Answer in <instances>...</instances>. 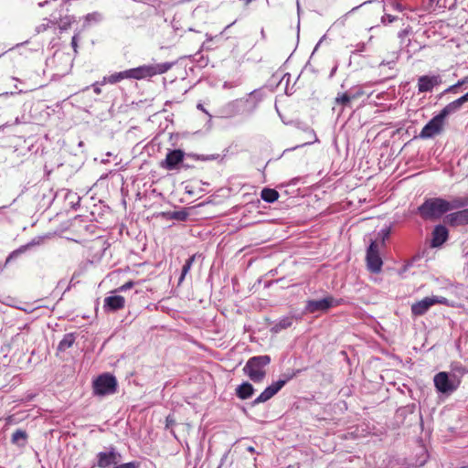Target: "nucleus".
Returning a JSON list of instances; mask_svg holds the SVG:
<instances>
[{
    "instance_id": "f257e3e1",
    "label": "nucleus",
    "mask_w": 468,
    "mask_h": 468,
    "mask_svg": "<svg viewBox=\"0 0 468 468\" xmlns=\"http://www.w3.org/2000/svg\"><path fill=\"white\" fill-rule=\"evenodd\" d=\"M418 210L423 219L436 220L449 211L448 200L441 197L428 198Z\"/></svg>"
},
{
    "instance_id": "f03ea898",
    "label": "nucleus",
    "mask_w": 468,
    "mask_h": 468,
    "mask_svg": "<svg viewBox=\"0 0 468 468\" xmlns=\"http://www.w3.org/2000/svg\"><path fill=\"white\" fill-rule=\"evenodd\" d=\"M271 363V357L267 355L250 357L244 368V373L253 382H261L266 376L265 367Z\"/></svg>"
},
{
    "instance_id": "7ed1b4c3",
    "label": "nucleus",
    "mask_w": 468,
    "mask_h": 468,
    "mask_svg": "<svg viewBox=\"0 0 468 468\" xmlns=\"http://www.w3.org/2000/svg\"><path fill=\"white\" fill-rule=\"evenodd\" d=\"M172 65L173 64L169 62L144 65L125 71L127 79L142 80L147 77L165 73L171 69Z\"/></svg>"
},
{
    "instance_id": "20e7f679",
    "label": "nucleus",
    "mask_w": 468,
    "mask_h": 468,
    "mask_svg": "<svg viewBox=\"0 0 468 468\" xmlns=\"http://www.w3.org/2000/svg\"><path fill=\"white\" fill-rule=\"evenodd\" d=\"M172 65L173 64L169 62L144 65L125 71L127 79L142 80L147 77L165 73L171 69Z\"/></svg>"
},
{
    "instance_id": "39448f33",
    "label": "nucleus",
    "mask_w": 468,
    "mask_h": 468,
    "mask_svg": "<svg viewBox=\"0 0 468 468\" xmlns=\"http://www.w3.org/2000/svg\"><path fill=\"white\" fill-rule=\"evenodd\" d=\"M342 300L335 299L328 295L320 300H309L306 302L304 312L306 314H314L316 312H326L332 307L340 305Z\"/></svg>"
},
{
    "instance_id": "423d86ee",
    "label": "nucleus",
    "mask_w": 468,
    "mask_h": 468,
    "mask_svg": "<svg viewBox=\"0 0 468 468\" xmlns=\"http://www.w3.org/2000/svg\"><path fill=\"white\" fill-rule=\"evenodd\" d=\"M117 381L109 374L100 376L93 382V391L96 395L104 396L116 391Z\"/></svg>"
},
{
    "instance_id": "0eeeda50",
    "label": "nucleus",
    "mask_w": 468,
    "mask_h": 468,
    "mask_svg": "<svg viewBox=\"0 0 468 468\" xmlns=\"http://www.w3.org/2000/svg\"><path fill=\"white\" fill-rule=\"evenodd\" d=\"M448 300L441 296L425 297L411 305V313L414 316H421L434 304H447Z\"/></svg>"
},
{
    "instance_id": "6e6552de",
    "label": "nucleus",
    "mask_w": 468,
    "mask_h": 468,
    "mask_svg": "<svg viewBox=\"0 0 468 468\" xmlns=\"http://www.w3.org/2000/svg\"><path fill=\"white\" fill-rule=\"evenodd\" d=\"M434 386L441 393H452L459 385L454 378H450L448 373L440 372L434 376Z\"/></svg>"
},
{
    "instance_id": "1a4fd4ad",
    "label": "nucleus",
    "mask_w": 468,
    "mask_h": 468,
    "mask_svg": "<svg viewBox=\"0 0 468 468\" xmlns=\"http://www.w3.org/2000/svg\"><path fill=\"white\" fill-rule=\"evenodd\" d=\"M367 264L371 272L378 273L381 271L383 261L378 251V244L372 241L367 250Z\"/></svg>"
},
{
    "instance_id": "9d476101",
    "label": "nucleus",
    "mask_w": 468,
    "mask_h": 468,
    "mask_svg": "<svg viewBox=\"0 0 468 468\" xmlns=\"http://www.w3.org/2000/svg\"><path fill=\"white\" fill-rule=\"evenodd\" d=\"M445 120L439 114L435 115L421 130L420 137L422 139L432 138L441 133Z\"/></svg>"
},
{
    "instance_id": "9b49d317",
    "label": "nucleus",
    "mask_w": 468,
    "mask_h": 468,
    "mask_svg": "<svg viewBox=\"0 0 468 468\" xmlns=\"http://www.w3.org/2000/svg\"><path fill=\"white\" fill-rule=\"evenodd\" d=\"M97 465L100 468H108L111 465L117 464L120 462L121 454L115 448L111 447L108 452H101L97 454Z\"/></svg>"
},
{
    "instance_id": "f8f14e48",
    "label": "nucleus",
    "mask_w": 468,
    "mask_h": 468,
    "mask_svg": "<svg viewBox=\"0 0 468 468\" xmlns=\"http://www.w3.org/2000/svg\"><path fill=\"white\" fill-rule=\"evenodd\" d=\"M185 153L182 150L176 149L169 151L165 159L161 162V166L168 170H174L178 167L184 160Z\"/></svg>"
},
{
    "instance_id": "ddd939ff",
    "label": "nucleus",
    "mask_w": 468,
    "mask_h": 468,
    "mask_svg": "<svg viewBox=\"0 0 468 468\" xmlns=\"http://www.w3.org/2000/svg\"><path fill=\"white\" fill-rule=\"evenodd\" d=\"M441 83V79L438 75L428 76L424 75L418 80V90L419 92L431 91L435 86Z\"/></svg>"
},
{
    "instance_id": "4468645a",
    "label": "nucleus",
    "mask_w": 468,
    "mask_h": 468,
    "mask_svg": "<svg viewBox=\"0 0 468 468\" xmlns=\"http://www.w3.org/2000/svg\"><path fill=\"white\" fill-rule=\"evenodd\" d=\"M444 221L453 227L468 224V208L448 214Z\"/></svg>"
},
{
    "instance_id": "2eb2a0df",
    "label": "nucleus",
    "mask_w": 468,
    "mask_h": 468,
    "mask_svg": "<svg viewBox=\"0 0 468 468\" xmlns=\"http://www.w3.org/2000/svg\"><path fill=\"white\" fill-rule=\"evenodd\" d=\"M125 305V299L121 295L108 296L103 301V308L106 312L121 310Z\"/></svg>"
},
{
    "instance_id": "dca6fc26",
    "label": "nucleus",
    "mask_w": 468,
    "mask_h": 468,
    "mask_svg": "<svg viewBox=\"0 0 468 468\" xmlns=\"http://www.w3.org/2000/svg\"><path fill=\"white\" fill-rule=\"evenodd\" d=\"M448 229L442 225L435 227L432 232V247H439L443 244L448 239Z\"/></svg>"
},
{
    "instance_id": "f3484780",
    "label": "nucleus",
    "mask_w": 468,
    "mask_h": 468,
    "mask_svg": "<svg viewBox=\"0 0 468 468\" xmlns=\"http://www.w3.org/2000/svg\"><path fill=\"white\" fill-rule=\"evenodd\" d=\"M361 92H345L342 94H338L335 98V103L342 105L343 107H346L350 105V102L354 100H356L361 95Z\"/></svg>"
},
{
    "instance_id": "a211bd4d",
    "label": "nucleus",
    "mask_w": 468,
    "mask_h": 468,
    "mask_svg": "<svg viewBox=\"0 0 468 468\" xmlns=\"http://www.w3.org/2000/svg\"><path fill=\"white\" fill-rule=\"evenodd\" d=\"M254 388L249 382H244L236 388L237 396L241 399H247L252 396Z\"/></svg>"
},
{
    "instance_id": "6ab92c4d",
    "label": "nucleus",
    "mask_w": 468,
    "mask_h": 468,
    "mask_svg": "<svg viewBox=\"0 0 468 468\" xmlns=\"http://www.w3.org/2000/svg\"><path fill=\"white\" fill-rule=\"evenodd\" d=\"M462 108L458 100H455L447 104L438 114L444 120L451 114L455 113Z\"/></svg>"
},
{
    "instance_id": "aec40b11",
    "label": "nucleus",
    "mask_w": 468,
    "mask_h": 468,
    "mask_svg": "<svg viewBox=\"0 0 468 468\" xmlns=\"http://www.w3.org/2000/svg\"><path fill=\"white\" fill-rule=\"evenodd\" d=\"M292 324V317L285 316L277 321L271 331L273 333H279L283 329L290 327Z\"/></svg>"
},
{
    "instance_id": "412c9836",
    "label": "nucleus",
    "mask_w": 468,
    "mask_h": 468,
    "mask_svg": "<svg viewBox=\"0 0 468 468\" xmlns=\"http://www.w3.org/2000/svg\"><path fill=\"white\" fill-rule=\"evenodd\" d=\"M124 79H127L125 70L113 73L108 77H103V79L101 80V85H104L106 83L115 84Z\"/></svg>"
},
{
    "instance_id": "4be33fe9",
    "label": "nucleus",
    "mask_w": 468,
    "mask_h": 468,
    "mask_svg": "<svg viewBox=\"0 0 468 468\" xmlns=\"http://www.w3.org/2000/svg\"><path fill=\"white\" fill-rule=\"evenodd\" d=\"M279 197V193L272 188H263L261 193V197L268 203H273Z\"/></svg>"
},
{
    "instance_id": "5701e85b",
    "label": "nucleus",
    "mask_w": 468,
    "mask_h": 468,
    "mask_svg": "<svg viewBox=\"0 0 468 468\" xmlns=\"http://www.w3.org/2000/svg\"><path fill=\"white\" fill-rule=\"evenodd\" d=\"M74 342H75L74 335L67 334L64 335L62 340L59 342V344L58 346V350L60 352H63V351L69 349V347H71L73 346Z\"/></svg>"
},
{
    "instance_id": "b1692460",
    "label": "nucleus",
    "mask_w": 468,
    "mask_h": 468,
    "mask_svg": "<svg viewBox=\"0 0 468 468\" xmlns=\"http://www.w3.org/2000/svg\"><path fill=\"white\" fill-rule=\"evenodd\" d=\"M468 205V197H454L448 201L449 211L463 207Z\"/></svg>"
},
{
    "instance_id": "393cba45",
    "label": "nucleus",
    "mask_w": 468,
    "mask_h": 468,
    "mask_svg": "<svg viewBox=\"0 0 468 468\" xmlns=\"http://www.w3.org/2000/svg\"><path fill=\"white\" fill-rule=\"evenodd\" d=\"M27 432L22 430L16 431L12 435V442L19 446H24L27 442Z\"/></svg>"
},
{
    "instance_id": "a878e982",
    "label": "nucleus",
    "mask_w": 468,
    "mask_h": 468,
    "mask_svg": "<svg viewBox=\"0 0 468 468\" xmlns=\"http://www.w3.org/2000/svg\"><path fill=\"white\" fill-rule=\"evenodd\" d=\"M292 378V376H289L285 378L284 379H279L278 381L272 383L271 386L268 387V389H270L273 395L278 393L279 390L286 384L288 380H290Z\"/></svg>"
},
{
    "instance_id": "bb28decb",
    "label": "nucleus",
    "mask_w": 468,
    "mask_h": 468,
    "mask_svg": "<svg viewBox=\"0 0 468 468\" xmlns=\"http://www.w3.org/2000/svg\"><path fill=\"white\" fill-rule=\"evenodd\" d=\"M195 259H196V254L192 255L191 257H189L186 263L184 264L183 268H182V273H181V276L179 278V282H181L186 275L188 273V271H190L194 261H195Z\"/></svg>"
},
{
    "instance_id": "cd10ccee",
    "label": "nucleus",
    "mask_w": 468,
    "mask_h": 468,
    "mask_svg": "<svg viewBox=\"0 0 468 468\" xmlns=\"http://www.w3.org/2000/svg\"><path fill=\"white\" fill-rule=\"evenodd\" d=\"M274 395L272 394V392L268 389V388H266L261 394L260 396L254 400V404H260V403H263V402H266L267 400H269L270 399H271Z\"/></svg>"
},
{
    "instance_id": "c85d7f7f",
    "label": "nucleus",
    "mask_w": 468,
    "mask_h": 468,
    "mask_svg": "<svg viewBox=\"0 0 468 468\" xmlns=\"http://www.w3.org/2000/svg\"><path fill=\"white\" fill-rule=\"evenodd\" d=\"M74 22V18L71 16H65L60 19L58 23V27L61 31H65L70 27L71 24Z\"/></svg>"
},
{
    "instance_id": "c756f323",
    "label": "nucleus",
    "mask_w": 468,
    "mask_h": 468,
    "mask_svg": "<svg viewBox=\"0 0 468 468\" xmlns=\"http://www.w3.org/2000/svg\"><path fill=\"white\" fill-rule=\"evenodd\" d=\"M101 19V16L100 13L94 12L91 14H88L85 16V25H90L91 22H98Z\"/></svg>"
},
{
    "instance_id": "7c9ffc66",
    "label": "nucleus",
    "mask_w": 468,
    "mask_h": 468,
    "mask_svg": "<svg viewBox=\"0 0 468 468\" xmlns=\"http://www.w3.org/2000/svg\"><path fill=\"white\" fill-rule=\"evenodd\" d=\"M51 24H53L51 20L45 18L43 22L36 27V32L39 34L46 31L48 28H49Z\"/></svg>"
},
{
    "instance_id": "2f4dec72",
    "label": "nucleus",
    "mask_w": 468,
    "mask_h": 468,
    "mask_svg": "<svg viewBox=\"0 0 468 468\" xmlns=\"http://www.w3.org/2000/svg\"><path fill=\"white\" fill-rule=\"evenodd\" d=\"M26 250V247H21L14 251H12L9 256L6 258L5 264H8L13 259L16 258L19 254Z\"/></svg>"
},
{
    "instance_id": "473e14b6",
    "label": "nucleus",
    "mask_w": 468,
    "mask_h": 468,
    "mask_svg": "<svg viewBox=\"0 0 468 468\" xmlns=\"http://www.w3.org/2000/svg\"><path fill=\"white\" fill-rule=\"evenodd\" d=\"M397 20V16H394L392 15H389V14H385L382 17H381V23L383 25H387V24H390V23H393L394 21Z\"/></svg>"
},
{
    "instance_id": "72a5a7b5",
    "label": "nucleus",
    "mask_w": 468,
    "mask_h": 468,
    "mask_svg": "<svg viewBox=\"0 0 468 468\" xmlns=\"http://www.w3.org/2000/svg\"><path fill=\"white\" fill-rule=\"evenodd\" d=\"M133 285H134V283L132 281H129V282H125L124 284H122V286H120L116 291L117 292H124L129 289H132L133 287Z\"/></svg>"
},
{
    "instance_id": "f704fd0d",
    "label": "nucleus",
    "mask_w": 468,
    "mask_h": 468,
    "mask_svg": "<svg viewBox=\"0 0 468 468\" xmlns=\"http://www.w3.org/2000/svg\"><path fill=\"white\" fill-rule=\"evenodd\" d=\"M114 468H138V466L135 463L131 462L117 465Z\"/></svg>"
},
{
    "instance_id": "c9c22d12",
    "label": "nucleus",
    "mask_w": 468,
    "mask_h": 468,
    "mask_svg": "<svg viewBox=\"0 0 468 468\" xmlns=\"http://www.w3.org/2000/svg\"><path fill=\"white\" fill-rule=\"evenodd\" d=\"M390 5L395 10H398V11H402L403 10L402 5L398 3V2H395L394 0H390Z\"/></svg>"
},
{
    "instance_id": "e433bc0d",
    "label": "nucleus",
    "mask_w": 468,
    "mask_h": 468,
    "mask_svg": "<svg viewBox=\"0 0 468 468\" xmlns=\"http://www.w3.org/2000/svg\"><path fill=\"white\" fill-rule=\"evenodd\" d=\"M398 58H399V52H394V53H393V58H392V60H391V61H387V62H386L385 60H383V61L381 62V64H380V65H389V64H391V63H395V61H396Z\"/></svg>"
},
{
    "instance_id": "4c0bfd02",
    "label": "nucleus",
    "mask_w": 468,
    "mask_h": 468,
    "mask_svg": "<svg viewBox=\"0 0 468 468\" xmlns=\"http://www.w3.org/2000/svg\"><path fill=\"white\" fill-rule=\"evenodd\" d=\"M101 85V81L95 82L94 84H92L93 90L98 95L101 93V90L100 88Z\"/></svg>"
},
{
    "instance_id": "58836bf2",
    "label": "nucleus",
    "mask_w": 468,
    "mask_h": 468,
    "mask_svg": "<svg viewBox=\"0 0 468 468\" xmlns=\"http://www.w3.org/2000/svg\"><path fill=\"white\" fill-rule=\"evenodd\" d=\"M410 29L409 28H405L401 31L399 32L398 34V37L400 38V39H403L406 36H408L410 34Z\"/></svg>"
},
{
    "instance_id": "ea45409f",
    "label": "nucleus",
    "mask_w": 468,
    "mask_h": 468,
    "mask_svg": "<svg viewBox=\"0 0 468 468\" xmlns=\"http://www.w3.org/2000/svg\"><path fill=\"white\" fill-rule=\"evenodd\" d=\"M460 102L461 106H463L465 102L468 101V92L463 95L462 97L457 99Z\"/></svg>"
},
{
    "instance_id": "a19ab883",
    "label": "nucleus",
    "mask_w": 468,
    "mask_h": 468,
    "mask_svg": "<svg viewBox=\"0 0 468 468\" xmlns=\"http://www.w3.org/2000/svg\"><path fill=\"white\" fill-rule=\"evenodd\" d=\"M457 88H458V87L456 86V84L452 85V86H450L449 88H447V89L442 92V94L449 93V92H456Z\"/></svg>"
},
{
    "instance_id": "79ce46f5",
    "label": "nucleus",
    "mask_w": 468,
    "mask_h": 468,
    "mask_svg": "<svg viewBox=\"0 0 468 468\" xmlns=\"http://www.w3.org/2000/svg\"><path fill=\"white\" fill-rule=\"evenodd\" d=\"M467 82H468V77H465V78H463V79H462V80H458V82H457V83H455V84H456V86L459 88V87H461V86L464 85V84H465V83H467Z\"/></svg>"
},
{
    "instance_id": "37998d69",
    "label": "nucleus",
    "mask_w": 468,
    "mask_h": 468,
    "mask_svg": "<svg viewBox=\"0 0 468 468\" xmlns=\"http://www.w3.org/2000/svg\"><path fill=\"white\" fill-rule=\"evenodd\" d=\"M71 45L75 51H77V36H74L71 40Z\"/></svg>"
},
{
    "instance_id": "c03bdc74",
    "label": "nucleus",
    "mask_w": 468,
    "mask_h": 468,
    "mask_svg": "<svg viewBox=\"0 0 468 468\" xmlns=\"http://www.w3.org/2000/svg\"><path fill=\"white\" fill-rule=\"evenodd\" d=\"M383 232V240H385V238H388V235H389V230L388 229H383L382 230ZM384 243V241H382Z\"/></svg>"
},
{
    "instance_id": "a18cd8bd",
    "label": "nucleus",
    "mask_w": 468,
    "mask_h": 468,
    "mask_svg": "<svg viewBox=\"0 0 468 468\" xmlns=\"http://www.w3.org/2000/svg\"><path fill=\"white\" fill-rule=\"evenodd\" d=\"M309 133H310L311 138L314 139V141H317L314 132L313 130H310Z\"/></svg>"
},
{
    "instance_id": "49530a36",
    "label": "nucleus",
    "mask_w": 468,
    "mask_h": 468,
    "mask_svg": "<svg viewBox=\"0 0 468 468\" xmlns=\"http://www.w3.org/2000/svg\"><path fill=\"white\" fill-rule=\"evenodd\" d=\"M246 450H247L249 452H251V453L255 452V449H254V447H253V446H248V447L246 448Z\"/></svg>"
},
{
    "instance_id": "de8ad7c7",
    "label": "nucleus",
    "mask_w": 468,
    "mask_h": 468,
    "mask_svg": "<svg viewBox=\"0 0 468 468\" xmlns=\"http://www.w3.org/2000/svg\"><path fill=\"white\" fill-rule=\"evenodd\" d=\"M359 6H360V5L356 6V7H353V8H352V9H351V10H350V11H349L346 16H347L349 13H352V12L356 11V9H358V8H359Z\"/></svg>"
},
{
    "instance_id": "09e8293b",
    "label": "nucleus",
    "mask_w": 468,
    "mask_h": 468,
    "mask_svg": "<svg viewBox=\"0 0 468 468\" xmlns=\"http://www.w3.org/2000/svg\"><path fill=\"white\" fill-rule=\"evenodd\" d=\"M13 92H4L2 94H0V96H8V95H12Z\"/></svg>"
},
{
    "instance_id": "8fccbe9b",
    "label": "nucleus",
    "mask_w": 468,
    "mask_h": 468,
    "mask_svg": "<svg viewBox=\"0 0 468 468\" xmlns=\"http://www.w3.org/2000/svg\"><path fill=\"white\" fill-rule=\"evenodd\" d=\"M197 108H198V109H200V110H202V111H204V108H203V106H202L201 104H198V105H197Z\"/></svg>"
},
{
    "instance_id": "3c124183",
    "label": "nucleus",
    "mask_w": 468,
    "mask_h": 468,
    "mask_svg": "<svg viewBox=\"0 0 468 468\" xmlns=\"http://www.w3.org/2000/svg\"><path fill=\"white\" fill-rule=\"evenodd\" d=\"M367 3H371V1H365V2L363 3V5H366V4H367Z\"/></svg>"
},
{
    "instance_id": "603ef678",
    "label": "nucleus",
    "mask_w": 468,
    "mask_h": 468,
    "mask_svg": "<svg viewBox=\"0 0 468 468\" xmlns=\"http://www.w3.org/2000/svg\"><path fill=\"white\" fill-rule=\"evenodd\" d=\"M5 127V125H0V131Z\"/></svg>"
},
{
    "instance_id": "864d4df0",
    "label": "nucleus",
    "mask_w": 468,
    "mask_h": 468,
    "mask_svg": "<svg viewBox=\"0 0 468 468\" xmlns=\"http://www.w3.org/2000/svg\"><path fill=\"white\" fill-rule=\"evenodd\" d=\"M462 468H468V466H465V467H462Z\"/></svg>"
},
{
    "instance_id": "5fc2aeb1",
    "label": "nucleus",
    "mask_w": 468,
    "mask_h": 468,
    "mask_svg": "<svg viewBox=\"0 0 468 468\" xmlns=\"http://www.w3.org/2000/svg\"><path fill=\"white\" fill-rule=\"evenodd\" d=\"M4 207H0V209H1V208H4Z\"/></svg>"
},
{
    "instance_id": "6e6d98bb",
    "label": "nucleus",
    "mask_w": 468,
    "mask_h": 468,
    "mask_svg": "<svg viewBox=\"0 0 468 468\" xmlns=\"http://www.w3.org/2000/svg\"><path fill=\"white\" fill-rule=\"evenodd\" d=\"M431 2H433L434 0H431Z\"/></svg>"
}]
</instances>
